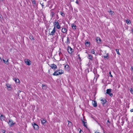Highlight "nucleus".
Instances as JSON below:
<instances>
[{
  "label": "nucleus",
  "instance_id": "nucleus-1",
  "mask_svg": "<svg viewBox=\"0 0 133 133\" xmlns=\"http://www.w3.org/2000/svg\"><path fill=\"white\" fill-rule=\"evenodd\" d=\"M54 27L55 29L56 28L58 29H60L61 28V25L58 21H55L54 23Z\"/></svg>",
  "mask_w": 133,
  "mask_h": 133
},
{
  "label": "nucleus",
  "instance_id": "nucleus-2",
  "mask_svg": "<svg viewBox=\"0 0 133 133\" xmlns=\"http://www.w3.org/2000/svg\"><path fill=\"white\" fill-rule=\"evenodd\" d=\"M67 51L68 53L71 55H72L74 52V50L69 46L67 47Z\"/></svg>",
  "mask_w": 133,
  "mask_h": 133
},
{
  "label": "nucleus",
  "instance_id": "nucleus-3",
  "mask_svg": "<svg viewBox=\"0 0 133 133\" xmlns=\"http://www.w3.org/2000/svg\"><path fill=\"white\" fill-rule=\"evenodd\" d=\"M8 123L10 127H12L16 124V123L15 122H14L13 120L11 119L9 120Z\"/></svg>",
  "mask_w": 133,
  "mask_h": 133
},
{
  "label": "nucleus",
  "instance_id": "nucleus-4",
  "mask_svg": "<svg viewBox=\"0 0 133 133\" xmlns=\"http://www.w3.org/2000/svg\"><path fill=\"white\" fill-rule=\"evenodd\" d=\"M68 31V29L64 27L63 28L61 29L62 32L65 35L67 34Z\"/></svg>",
  "mask_w": 133,
  "mask_h": 133
},
{
  "label": "nucleus",
  "instance_id": "nucleus-5",
  "mask_svg": "<svg viewBox=\"0 0 133 133\" xmlns=\"http://www.w3.org/2000/svg\"><path fill=\"white\" fill-rule=\"evenodd\" d=\"M94 73L95 75V77L94 80L95 79L96 81L97 78H98L99 75L97 74L96 71H94Z\"/></svg>",
  "mask_w": 133,
  "mask_h": 133
},
{
  "label": "nucleus",
  "instance_id": "nucleus-6",
  "mask_svg": "<svg viewBox=\"0 0 133 133\" xmlns=\"http://www.w3.org/2000/svg\"><path fill=\"white\" fill-rule=\"evenodd\" d=\"M96 40L97 43L98 44H99L101 43L102 40L99 37H96Z\"/></svg>",
  "mask_w": 133,
  "mask_h": 133
},
{
  "label": "nucleus",
  "instance_id": "nucleus-7",
  "mask_svg": "<svg viewBox=\"0 0 133 133\" xmlns=\"http://www.w3.org/2000/svg\"><path fill=\"white\" fill-rule=\"evenodd\" d=\"M56 29H55V28H54L52 31L50 33H49V35L50 36L54 35L55 33L56 32Z\"/></svg>",
  "mask_w": 133,
  "mask_h": 133
},
{
  "label": "nucleus",
  "instance_id": "nucleus-8",
  "mask_svg": "<svg viewBox=\"0 0 133 133\" xmlns=\"http://www.w3.org/2000/svg\"><path fill=\"white\" fill-rule=\"evenodd\" d=\"M25 63L28 65H30L31 64V61L29 59H25L24 61Z\"/></svg>",
  "mask_w": 133,
  "mask_h": 133
},
{
  "label": "nucleus",
  "instance_id": "nucleus-9",
  "mask_svg": "<svg viewBox=\"0 0 133 133\" xmlns=\"http://www.w3.org/2000/svg\"><path fill=\"white\" fill-rule=\"evenodd\" d=\"M111 90L110 89H108L107 90L106 93L109 95L110 96H112L113 94L111 93Z\"/></svg>",
  "mask_w": 133,
  "mask_h": 133
},
{
  "label": "nucleus",
  "instance_id": "nucleus-10",
  "mask_svg": "<svg viewBox=\"0 0 133 133\" xmlns=\"http://www.w3.org/2000/svg\"><path fill=\"white\" fill-rule=\"evenodd\" d=\"M32 126L36 130H37L38 129L39 126L36 123H34L33 124Z\"/></svg>",
  "mask_w": 133,
  "mask_h": 133
},
{
  "label": "nucleus",
  "instance_id": "nucleus-11",
  "mask_svg": "<svg viewBox=\"0 0 133 133\" xmlns=\"http://www.w3.org/2000/svg\"><path fill=\"white\" fill-rule=\"evenodd\" d=\"M64 68L65 70L67 71H68L70 70V67L68 64L64 65Z\"/></svg>",
  "mask_w": 133,
  "mask_h": 133
},
{
  "label": "nucleus",
  "instance_id": "nucleus-12",
  "mask_svg": "<svg viewBox=\"0 0 133 133\" xmlns=\"http://www.w3.org/2000/svg\"><path fill=\"white\" fill-rule=\"evenodd\" d=\"M103 54L104 55L103 56V57L104 59H109V54L108 53L107 54Z\"/></svg>",
  "mask_w": 133,
  "mask_h": 133
},
{
  "label": "nucleus",
  "instance_id": "nucleus-13",
  "mask_svg": "<svg viewBox=\"0 0 133 133\" xmlns=\"http://www.w3.org/2000/svg\"><path fill=\"white\" fill-rule=\"evenodd\" d=\"M50 66L53 69H55L57 68V67L56 65L54 64H51Z\"/></svg>",
  "mask_w": 133,
  "mask_h": 133
},
{
  "label": "nucleus",
  "instance_id": "nucleus-14",
  "mask_svg": "<svg viewBox=\"0 0 133 133\" xmlns=\"http://www.w3.org/2000/svg\"><path fill=\"white\" fill-rule=\"evenodd\" d=\"M92 103L93 106L94 107H96L97 106V104L96 101H93Z\"/></svg>",
  "mask_w": 133,
  "mask_h": 133
},
{
  "label": "nucleus",
  "instance_id": "nucleus-15",
  "mask_svg": "<svg viewBox=\"0 0 133 133\" xmlns=\"http://www.w3.org/2000/svg\"><path fill=\"white\" fill-rule=\"evenodd\" d=\"M88 57H87V58L91 60H92L93 59V56L91 54H88Z\"/></svg>",
  "mask_w": 133,
  "mask_h": 133
},
{
  "label": "nucleus",
  "instance_id": "nucleus-16",
  "mask_svg": "<svg viewBox=\"0 0 133 133\" xmlns=\"http://www.w3.org/2000/svg\"><path fill=\"white\" fill-rule=\"evenodd\" d=\"M71 26L73 29L75 30L77 28V27L76 26L74 23L72 24L71 25Z\"/></svg>",
  "mask_w": 133,
  "mask_h": 133
},
{
  "label": "nucleus",
  "instance_id": "nucleus-17",
  "mask_svg": "<svg viewBox=\"0 0 133 133\" xmlns=\"http://www.w3.org/2000/svg\"><path fill=\"white\" fill-rule=\"evenodd\" d=\"M66 43L67 44H69L70 43V40L69 37H67V40Z\"/></svg>",
  "mask_w": 133,
  "mask_h": 133
},
{
  "label": "nucleus",
  "instance_id": "nucleus-18",
  "mask_svg": "<svg viewBox=\"0 0 133 133\" xmlns=\"http://www.w3.org/2000/svg\"><path fill=\"white\" fill-rule=\"evenodd\" d=\"M82 121L84 126L86 128H87V122H86L83 121V120H82Z\"/></svg>",
  "mask_w": 133,
  "mask_h": 133
},
{
  "label": "nucleus",
  "instance_id": "nucleus-19",
  "mask_svg": "<svg viewBox=\"0 0 133 133\" xmlns=\"http://www.w3.org/2000/svg\"><path fill=\"white\" fill-rule=\"evenodd\" d=\"M15 81V82L16 83H19V80L17 78H15L13 79Z\"/></svg>",
  "mask_w": 133,
  "mask_h": 133
},
{
  "label": "nucleus",
  "instance_id": "nucleus-20",
  "mask_svg": "<svg viewBox=\"0 0 133 133\" xmlns=\"http://www.w3.org/2000/svg\"><path fill=\"white\" fill-rule=\"evenodd\" d=\"M5 118V117L2 115H1L0 116V119L1 120H2V119L4 120Z\"/></svg>",
  "mask_w": 133,
  "mask_h": 133
},
{
  "label": "nucleus",
  "instance_id": "nucleus-21",
  "mask_svg": "<svg viewBox=\"0 0 133 133\" xmlns=\"http://www.w3.org/2000/svg\"><path fill=\"white\" fill-rule=\"evenodd\" d=\"M54 15V13L52 11H51L50 16H51V18H53Z\"/></svg>",
  "mask_w": 133,
  "mask_h": 133
},
{
  "label": "nucleus",
  "instance_id": "nucleus-22",
  "mask_svg": "<svg viewBox=\"0 0 133 133\" xmlns=\"http://www.w3.org/2000/svg\"><path fill=\"white\" fill-rule=\"evenodd\" d=\"M3 61L5 64L8 65L9 64V62H8V59H7L6 61L4 59H3Z\"/></svg>",
  "mask_w": 133,
  "mask_h": 133
},
{
  "label": "nucleus",
  "instance_id": "nucleus-23",
  "mask_svg": "<svg viewBox=\"0 0 133 133\" xmlns=\"http://www.w3.org/2000/svg\"><path fill=\"white\" fill-rule=\"evenodd\" d=\"M6 86L8 88H10L9 90H10L11 89V85L9 84H6Z\"/></svg>",
  "mask_w": 133,
  "mask_h": 133
},
{
  "label": "nucleus",
  "instance_id": "nucleus-24",
  "mask_svg": "<svg viewBox=\"0 0 133 133\" xmlns=\"http://www.w3.org/2000/svg\"><path fill=\"white\" fill-rule=\"evenodd\" d=\"M41 121L42 123L43 124L45 123L46 122V120L44 119H42L41 120Z\"/></svg>",
  "mask_w": 133,
  "mask_h": 133
},
{
  "label": "nucleus",
  "instance_id": "nucleus-25",
  "mask_svg": "<svg viewBox=\"0 0 133 133\" xmlns=\"http://www.w3.org/2000/svg\"><path fill=\"white\" fill-rule=\"evenodd\" d=\"M90 43L89 41L86 42L85 43V45L87 46H89Z\"/></svg>",
  "mask_w": 133,
  "mask_h": 133
},
{
  "label": "nucleus",
  "instance_id": "nucleus-26",
  "mask_svg": "<svg viewBox=\"0 0 133 133\" xmlns=\"http://www.w3.org/2000/svg\"><path fill=\"white\" fill-rule=\"evenodd\" d=\"M126 22L127 24H130L131 23V21L128 19H127L126 20Z\"/></svg>",
  "mask_w": 133,
  "mask_h": 133
},
{
  "label": "nucleus",
  "instance_id": "nucleus-27",
  "mask_svg": "<svg viewBox=\"0 0 133 133\" xmlns=\"http://www.w3.org/2000/svg\"><path fill=\"white\" fill-rule=\"evenodd\" d=\"M61 72H57V75H60L62 74L63 73V72L62 70H61Z\"/></svg>",
  "mask_w": 133,
  "mask_h": 133
},
{
  "label": "nucleus",
  "instance_id": "nucleus-28",
  "mask_svg": "<svg viewBox=\"0 0 133 133\" xmlns=\"http://www.w3.org/2000/svg\"><path fill=\"white\" fill-rule=\"evenodd\" d=\"M57 71H55L53 74V75L54 76H58L57 75Z\"/></svg>",
  "mask_w": 133,
  "mask_h": 133
},
{
  "label": "nucleus",
  "instance_id": "nucleus-29",
  "mask_svg": "<svg viewBox=\"0 0 133 133\" xmlns=\"http://www.w3.org/2000/svg\"><path fill=\"white\" fill-rule=\"evenodd\" d=\"M101 101H102V103L103 104H105V103H106L107 101L106 100H102Z\"/></svg>",
  "mask_w": 133,
  "mask_h": 133
},
{
  "label": "nucleus",
  "instance_id": "nucleus-30",
  "mask_svg": "<svg viewBox=\"0 0 133 133\" xmlns=\"http://www.w3.org/2000/svg\"><path fill=\"white\" fill-rule=\"evenodd\" d=\"M60 14L62 15V16L63 17H64L65 16V14L64 13H63L62 11H60Z\"/></svg>",
  "mask_w": 133,
  "mask_h": 133
},
{
  "label": "nucleus",
  "instance_id": "nucleus-31",
  "mask_svg": "<svg viewBox=\"0 0 133 133\" xmlns=\"http://www.w3.org/2000/svg\"><path fill=\"white\" fill-rule=\"evenodd\" d=\"M116 50L117 52V54L119 55H120V54L119 52V50L118 49H116Z\"/></svg>",
  "mask_w": 133,
  "mask_h": 133
},
{
  "label": "nucleus",
  "instance_id": "nucleus-32",
  "mask_svg": "<svg viewBox=\"0 0 133 133\" xmlns=\"http://www.w3.org/2000/svg\"><path fill=\"white\" fill-rule=\"evenodd\" d=\"M90 52L91 54H95V52L94 50V49L91 50Z\"/></svg>",
  "mask_w": 133,
  "mask_h": 133
},
{
  "label": "nucleus",
  "instance_id": "nucleus-33",
  "mask_svg": "<svg viewBox=\"0 0 133 133\" xmlns=\"http://www.w3.org/2000/svg\"><path fill=\"white\" fill-rule=\"evenodd\" d=\"M31 1L32 2L33 4H36V2L35 1V0H32Z\"/></svg>",
  "mask_w": 133,
  "mask_h": 133
},
{
  "label": "nucleus",
  "instance_id": "nucleus-34",
  "mask_svg": "<svg viewBox=\"0 0 133 133\" xmlns=\"http://www.w3.org/2000/svg\"><path fill=\"white\" fill-rule=\"evenodd\" d=\"M109 12L110 13L111 15H113V14L114 13L113 11H112L110 10V11Z\"/></svg>",
  "mask_w": 133,
  "mask_h": 133
},
{
  "label": "nucleus",
  "instance_id": "nucleus-35",
  "mask_svg": "<svg viewBox=\"0 0 133 133\" xmlns=\"http://www.w3.org/2000/svg\"><path fill=\"white\" fill-rule=\"evenodd\" d=\"M42 89H45L46 88H45V86L43 84H42Z\"/></svg>",
  "mask_w": 133,
  "mask_h": 133
},
{
  "label": "nucleus",
  "instance_id": "nucleus-36",
  "mask_svg": "<svg viewBox=\"0 0 133 133\" xmlns=\"http://www.w3.org/2000/svg\"><path fill=\"white\" fill-rule=\"evenodd\" d=\"M130 91L131 94H133V89L132 88L130 89Z\"/></svg>",
  "mask_w": 133,
  "mask_h": 133
},
{
  "label": "nucleus",
  "instance_id": "nucleus-37",
  "mask_svg": "<svg viewBox=\"0 0 133 133\" xmlns=\"http://www.w3.org/2000/svg\"><path fill=\"white\" fill-rule=\"evenodd\" d=\"M109 74H110V76L111 77H113V76L112 75H111V72H109Z\"/></svg>",
  "mask_w": 133,
  "mask_h": 133
},
{
  "label": "nucleus",
  "instance_id": "nucleus-38",
  "mask_svg": "<svg viewBox=\"0 0 133 133\" xmlns=\"http://www.w3.org/2000/svg\"><path fill=\"white\" fill-rule=\"evenodd\" d=\"M77 4H79V1L78 0H77L75 2Z\"/></svg>",
  "mask_w": 133,
  "mask_h": 133
},
{
  "label": "nucleus",
  "instance_id": "nucleus-39",
  "mask_svg": "<svg viewBox=\"0 0 133 133\" xmlns=\"http://www.w3.org/2000/svg\"><path fill=\"white\" fill-rule=\"evenodd\" d=\"M107 124L108 126H109L110 125V123L107 122Z\"/></svg>",
  "mask_w": 133,
  "mask_h": 133
},
{
  "label": "nucleus",
  "instance_id": "nucleus-40",
  "mask_svg": "<svg viewBox=\"0 0 133 133\" xmlns=\"http://www.w3.org/2000/svg\"><path fill=\"white\" fill-rule=\"evenodd\" d=\"M65 36H66L65 35H64L61 38H63V39H64V38L65 37Z\"/></svg>",
  "mask_w": 133,
  "mask_h": 133
},
{
  "label": "nucleus",
  "instance_id": "nucleus-41",
  "mask_svg": "<svg viewBox=\"0 0 133 133\" xmlns=\"http://www.w3.org/2000/svg\"><path fill=\"white\" fill-rule=\"evenodd\" d=\"M131 70L132 71H133V67L132 66L131 67Z\"/></svg>",
  "mask_w": 133,
  "mask_h": 133
},
{
  "label": "nucleus",
  "instance_id": "nucleus-42",
  "mask_svg": "<svg viewBox=\"0 0 133 133\" xmlns=\"http://www.w3.org/2000/svg\"><path fill=\"white\" fill-rule=\"evenodd\" d=\"M68 122H69V123H68V124H71V122H70V121H68Z\"/></svg>",
  "mask_w": 133,
  "mask_h": 133
},
{
  "label": "nucleus",
  "instance_id": "nucleus-43",
  "mask_svg": "<svg viewBox=\"0 0 133 133\" xmlns=\"http://www.w3.org/2000/svg\"><path fill=\"white\" fill-rule=\"evenodd\" d=\"M130 111L131 112H133V108L131 109L130 110Z\"/></svg>",
  "mask_w": 133,
  "mask_h": 133
},
{
  "label": "nucleus",
  "instance_id": "nucleus-44",
  "mask_svg": "<svg viewBox=\"0 0 133 133\" xmlns=\"http://www.w3.org/2000/svg\"><path fill=\"white\" fill-rule=\"evenodd\" d=\"M2 15L1 14H0V18H2Z\"/></svg>",
  "mask_w": 133,
  "mask_h": 133
},
{
  "label": "nucleus",
  "instance_id": "nucleus-45",
  "mask_svg": "<svg viewBox=\"0 0 133 133\" xmlns=\"http://www.w3.org/2000/svg\"><path fill=\"white\" fill-rule=\"evenodd\" d=\"M31 39H33V40H34V37H33V36H31Z\"/></svg>",
  "mask_w": 133,
  "mask_h": 133
},
{
  "label": "nucleus",
  "instance_id": "nucleus-46",
  "mask_svg": "<svg viewBox=\"0 0 133 133\" xmlns=\"http://www.w3.org/2000/svg\"><path fill=\"white\" fill-rule=\"evenodd\" d=\"M85 53L86 54H88V51L87 50H86L85 51Z\"/></svg>",
  "mask_w": 133,
  "mask_h": 133
},
{
  "label": "nucleus",
  "instance_id": "nucleus-47",
  "mask_svg": "<svg viewBox=\"0 0 133 133\" xmlns=\"http://www.w3.org/2000/svg\"><path fill=\"white\" fill-rule=\"evenodd\" d=\"M107 122L109 123H110V122L109 121V120H108Z\"/></svg>",
  "mask_w": 133,
  "mask_h": 133
},
{
  "label": "nucleus",
  "instance_id": "nucleus-48",
  "mask_svg": "<svg viewBox=\"0 0 133 133\" xmlns=\"http://www.w3.org/2000/svg\"><path fill=\"white\" fill-rule=\"evenodd\" d=\"M2 60L1 59V58L0 57V62H1L2 61Z\"/></svg>",
  "mask_w": 133,
  "mask_h": 133
},
{
  "label": "nucleus",
  "instance_id": "nucleus-49",
  "mask_svg": "<svg viewBox=\"0 0 133 133\" xmlns=\"http://www.w3.org/2000/svg\"><path fill=\"white\" fill-rule=\"evenodd\" d=\"M95 133H101L100 132H97V131H96L95 132Z\"/></svg>",
  "mask_w": 133,
  "mask_h": 133
},
{
  "label": "nucleus",
  "instance_id": "nucleus-50",
  "mask_svg": "<svg viewBox=\"0 0 133 133\" xmlns=\"http://www.w3.org/2000/svg\"><path fill=\"white\" fill-rule=\"evenodd\" d=\"M122 124L121 125H123V123H124V122H122Z\"/></svg>",
  "mask_w": 133,
  "mask_h": 133
},
{
  "label": "nucleus",
  "instance_id": "nucleus-51",
  "mask_svg": "<svg viewBox=\"0 0 133 133\" xmlns=\"http://www.w3.org/2000/svg\"><path fill=\"white\" fill-rule=\"evenodd\" d=\"M78 56H79V59H81V58H80V57H79V55H78Z\"/></svg>",
  "mask_w": 133,
  "mask_h": 133
},
{
  "label": "nucleus",
  "instance_id": "nucleus-52",
  "mask_svg": "<svg viewBox=\"0 0 133 133\" xmlns=\"http://www.w3.org/2000/svg\"><path fill=\"white\" fill-rule=\"evenodd\" d=\"M62 41H63V39H63V38H62Z\"/></svg>",
  "mask_w": 133,
  "mask_h": 133
},
{
  "label": "nucleus",
  "instance_id": "nucleus-53",
  "mask_svg": "<svg viewBox=\"0 0 133 133\" xmlns=\"http://www.w3.org/2000/svg\"><path fill=\"white\" fill-rule=\"evenodd\" d=\"M131 31L133 32V29L131 30Z\"/></svg>",
  "mask_w": 133,
  "mask_h": 133
},
{
  "label": "nucleus",
  "instance_id": "nucleus-54",
  "mask_svg": "<svg viewBox=\"0 0 133 133\" xmlns=\"http://www.w3.org/2000/svg\"><path fill=\"white\" fill-rule=\"evenodd\" d=\"M3 132V133H5V131H4H4Z\"/></svg>",
  "mask_w": 133,
  "mask_h": 133
},
{
  "label": "nucleus",
  "instance_id": "nucleus-55",
  "mask_svg": "<svg viewBox=\"0 0 133 133\" xmlns=\"http://www.w3.org/2000/svg\"><path fill=\"white\" fill-rule=\"evenodd\" d=\"M10 133H13L12 132H10Z\"/></svg>",
  "mask_w": 133,
  "mask_h": 133
},
{
  "label": "nucleus",
  "instance_id": "nucleus-56",
  "mask_svg": "<svg viewBox=\"0 0 133 133\" xmlns=\"http://www.w3.org/2000/svg\"><path fill=\"white\" fill-rule=\"evenodd\" d=\"M59 72H61V71H60Z\"/></svg>",
  "mask_w": 133,
  "mask_h": 133
},
{
  "label": "nucleus",
  "instance_id": "nucleus-57",
  "mask_svg": "<svg viewBox=\"0 0 133 133\" xmlns=\"http://www.w3.org/2000/svg\"><path fill=\"white\" fill-rule=\"evenodd\" d=\"M42 6H43V5H42Z\"/></svg>",
  "mask_w": 133,
  "mask_h": 133
},
{
  "label": "nucleus",
  "instance_id": "nucleus-58",
  "mask_svg": "<svg viewBox=\"0 0 133 133\" xmlns=\"http://www.w3.org/2000/svg\"><path fill=\"white\" fill-rule=\"evenodd\" d=\"M104 133H105V132H104Z\"/></svg>",
  "mask_w": 133,
  "mask_h": 133
}]
</instances>
